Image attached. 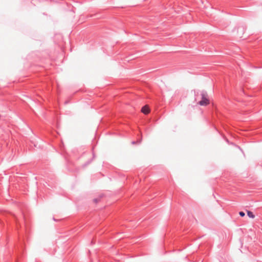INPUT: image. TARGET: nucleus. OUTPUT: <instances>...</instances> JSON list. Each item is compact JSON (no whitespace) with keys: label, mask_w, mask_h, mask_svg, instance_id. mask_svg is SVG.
<instances>
[{"label":"nucleus","mask_w":262,"mask_h":262,"mask_svg":"<svg viewBox=\"0 0 262 262\" xmlns=\"http://www.w3.org/2000/svg\"><path fill=\"white\" fill-rule=\"evenodd\" d=\"M201 97V100L199 101L198 103L201 106H206L209 104L208 94L206 91H202L195 93V100L196 101L199 99V96Z\"/></svg>","instance_id":"1"},{"label":"nucleus","mask_w":262,"mask_h":262,"mask_svg":"<svg viewBox=\"0 0 262 262\" xmlns=\"http://www.w3.org/2000/svg\"><path fill=\"white\" fill-rule=\"evenodd\" d=\"M141 112L144 114H147L149 112V110L147 106H144L142 107Z\"/></svg>","instance_id":"2"},{"label":"nucleus","mask_w":262,"mask_h":262,"mask_svg":"<svg viewBox=\"0 0 262 262\" xmlns=\"http://www.w3.org/2000/svg\"><path fill=\"white\" fill-rule=\"evenodd\" d=\"M247 215L250 218L253 219L255 217V215L253 214V212L250 211H247Z\"/></svg>","instance_id":"3"},{"label":"nucleus","mask_w":262,"mask_h":262,"mask_svg":"<svg viewBox=\"0 0 262 262\" xmlns=\"http://www.w3.org/2000/svg\"><path fill=\"white\" fill-rule=\"evenodd\" d=\"M141 140L142 139H139V140H137L136 141H132V144L134 145V144H140L141 142Z\"/></svg>","instance_id":"4"},{"label":"nucleus","mask_w":262,"mask_h":262,"mask_svg":"<svg viewBox=\"0 0 262 262\" xmlns=\"http://www.w3.org/2000/svg\"><path fill=\"white\" fill-rule=\"evenodd\" d=\"M239 215H240L241 216L243 217V216H245V213L244 212H243V211H240V212H239Z\"/></svg>","instance_id":"5"},{"label":"nucleus","mask_w":262,"mask_h":262,"mask_svg":"<svg viewBox=\"0 0 262 262\" xmlns=\"http://www.w3.org/2000/svg\"><path fill=\"white\" fill-rule=\"evenodd\" d=\"M91 243H92V244H96L95 242H94L93 241H92Z\"/></svg>","instance_id":"6"},{"label":"nucleus","mask_w":262,"mask_h":262,"mask_svg":"<svg viewBox=\"0 0 262 262\" xmlns=\"http://www.w3.org/2000/svg\"><path fill=\"white\" fill-rule=\"evenodd\" d=\"M94 201H95V202H97V199H95V200H94Z\"/></svg>","instance_id":"7"}]
</instances>
